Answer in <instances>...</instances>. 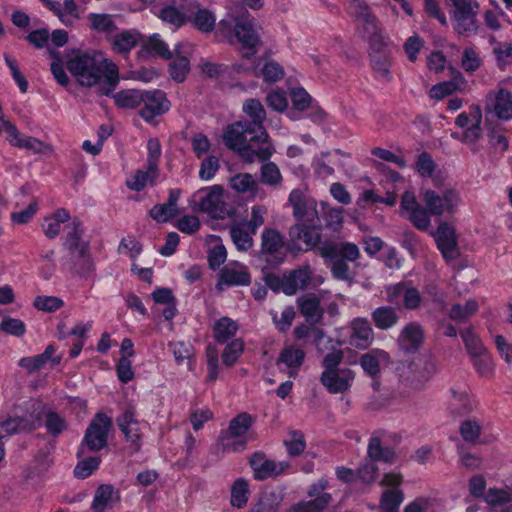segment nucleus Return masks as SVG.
<instances>
[{
  "instance_id": "1",
  "label": "nucleus",
  "mask_w": 512,
  "mask_h": 512,
  "mask_svg": "<svg viewBox=\"0 0 512 512\" xmlns=\"http://www.w3.org/2000/svg\"><path fill=\"white\" fill-rule=\"evenodd\" d=\"M67 69L81 86H97L101 95H110L119 83L116 64L100 53H79L68 60Z\"/></svg>"
},
{
  "instance_id": "2",
  "label": "nucleus",
  "mask_w": 512,
  "mask_h": 512,
  "mask_svg": "<svg viewBox=\"0 0 512 512\" xmlns=\"http://www.w3.org/2000/svg\"><path fill=\"white\" fill-rule=\"evenodd\" d=\"M248 125V121H237L227 126L223 134L224 144L238 153L246 163L255 160L266 162L274 153L273 145Z\"/></svg>"
},
{
  "instance_id": "3",
  "label": "nucleus",
  "mask_w": 512,
  "mask_h": 512,
  "mask_svg": "<svg viewBox=\"0 0 512 512\" xmlns=\"http://www.w3.org/2000/svg\"><path fill=\"white\" fill-rule=\"evenodd\" d=\"M343 358V351L333 348L324 355L321 362L323 371L320 376V382L331 394L346 393L354 382L355 372L350 368L339 367Z\"/></svg>"
},
{
  "instance_id": "4",
  "label": "nucleus",
  "mask_w": 512,
  "mask_h": 512,
  "mask_svg": "<svg viewBox=\"0 0 512 512\" xmlns=\"http://www.w3.org/2000/svg\"><path fill=\"white\" fill-rule=\"evenodd\" d=\"M193 201L198 204V210L216 219H225L234 215L232 206L224 200V189L213 185L198 190L193 195Z\"/></svg>"
},
{
  "instance_id": "5",
  "label": "nucleus",
  "mask_w": 512,
  "mask_h": 512,
  "mask_svg": "<svg viewBox=\"0 0 512 512\" xmlns=\"http://www.w3.org/2000/svg\"><path fill=\"white\" fill-rule=\"evenodd\" d=\"M454 30L463 36H471L478 31L476 19L479 4L474 0H451Z\"/></svg>"
},
{
  "instance_id": "6",
  "label": "nucleus",
  "mask_w": 512,
  "mask_h": 512,
  "mask_svg": "<svg viewBox=\"0 0 512 512\" xmlns=\"http://www.w3.org/2000/svg\"><path fill=\"white\" fill-rule=\"evenodd\" d=\"M112 426V420L104 413H97L86 429L78 455H84L86 450L99 451L107 444V437Z\"/></svg>"
},
{
  "instance_id": "7",
  "label": "nucleus",
  "mask_w": 512,
  "mask_h": 512,
  "mask_svg": "<svg viewBox=\"0 0 512 512\" xmlns=\"http://www.w3.org/2000/svg\"><path fill=\"white\" fill-rule=\"evenodd\" d=\"M436 372L435 363L427 357H417L401 373L404 384L414 390H422Z\"/></svg>"
},
{
  "instance_id": "8",
  "label": "nucleus",
  "mask_w": 512,
  "mask_h": 512,
  "mask_svg": "<svg viewBox=\"0 0 512 512\" xmlns=\"http://www.w3.org/2000/svg\"><path fill=\"white\" fill-rule=\"evenodd\" d=\"M253 418L250 414L242 412L234 417L229 424L228 430L223 436L225 448L233 452H240L246 448L247 433L252 426Z\"/></svg>"
},
{
  "instance_id": "9",
  "label": "nucleus",
  "mask_w": 512,
  "mask_h": 512,
  "mask_svg": "<svg viewBox=\"0 0 512 512\" xmlns=\"http://www.w3.org/2000/svg\"><path fill=\"white\" fill-rule=\"evenodd\" d=\"M261 28L256 26V21L250 15H245L237 19L234 33L242 48L247 52L243 54L244 58H250L257 53L261 44L259 31Z\"/></svg>"
},
{
  "instance_id": "10",
  "label": "nucleus",
  "mask_w": 512,
  "mask_h": 512,
  "mask_svg": "<svg viewBox=\"0 0 512 512\" xmlns=\"http://www.w3.org/2000/svg\"><path fill=\"white\" fill-rule=\"evenodd\" d=\"M284 236L274 228H265L261 233L260 255L272 266L280 265L285 259Z\"/></svg>"
},
{
  "instance_id": "11",
  "label": "nucleus",
  "mask_w": 512,
  "mask_h": 512,
  "mask_svg": "<svg viewBox=\"0 0 512 512\" xmlns=\"http://www.w3.org/2000/svg\"><path fill=\"white\" fill-rule=\"evenodd\" d=\"M118 428L124 434L126 441L130 444L134 452H138L141 448L143 438L144 423H141L136 416L133 408H127L116 419Z\"/></svg>"
},
{
  "instance_id": "12",
  "label": "nucleus",
  "mask_w": 512,
  "mask_h": 512,
  "mask_svg": "<svg viewBox=\"0 0 512 512\" xmlns=\"http://www.w3.org/2000/svg\"><path fill=\"white\" fill-rule=\"evenodd\" d=\"M293 208V216L301 222H318L317 202L302 189L291 191L288 199Z\"/></svg>"
},
{
  "instance_id": "13",
  "label": "nucleus",
  "mask_w": 512,
  "mask_h": 512,
  "mask_svg": "<svg viewBox=\"0 0 512 512\" xmlns=\"http://www.w3.org/2000/svg\"><path fill=\"white\" fill-rule=\"evenodd\" d=\"M423 201L430 214L441 216L445 212L454 213L460 198L458 193L452 189L445 191L443 195H439L433 190H426Z\"/></svg>"
},
{
  "instance_id": "14",
  "label": "nucleus",
  "mask_w": 512,
  "mask_h": 512,
  "mask_svg": "<svg viewBox=\"0 0 512 512\" xmlns=\"http://www.w3.org/2000/svg\"><path fill=\"white\" fill-rule=\"evenodd\" d=\"M250 466L253 470L254 478L265 480L270 477H277L289 469L290 463L287 461L275 462L266 457L264 453H254L250 458Z\"/></svg>"
},
{
  "instance_id": "15",
  "label": "nucleus",
  "mask_w": 512,
  "mask_h": 512,
  "mask_svg": "<svg viewBox=\"0 0 512 512\" xmlns=\"http://www.w3.org/2000/svg\"><path fill=\"white\" fill-rule=\"evenodd\" d=\"M289 239L293 245L304 244V250H311L321 242L320 227L317 222H300L288 230Z\"/></svg>"
},
{
  "instance_id": "16",
  "label": "nucleus",
  "mask_w": 512,
  "mask_h": 512,
  "mask_svg": "<svg viewBox=\"0 0 512 512\" xmlns=\"http://www.w3.org/2000/svg\"><path fill=\"white\" fill-rule=\"evenodd\" d=\"M484 110L486 114H494L499 119H511L512 94L503 88L490 91L486 96Z\"/></svg>"
},
{
  "instance_id": "17",
  "label": "nucleus",
  "mask_w": 512,
  "mask_h": 512,
  "mask_svg": "<svg viewBox=\"0 0 512 512\" xmlns=\"http://www.w3.org/2000/svg\"><path fill=\"white\" fill-rule=\"evenodd\" d=\"M143 108L140 110V116L151 121L155 116L161 115L169 110L170 102L162 90L143 91Z\"/></svg>"
},
{
  "instance_id": "18",
  "label": "nucleus",
  "mask_w": 512,
  "mask_h": 512,
  "mask_svg": "<svg viewBox=\"0 0 512 512\" xmlns=\"http://www.w3.org/2000/svg\"><path fill=\"white\" fill-rule=\"evenodd\" d=\"M435 240L445 260L450 261L458 257L459 251L453 226L445 222L441 223L435 233Z\"/></svg>"
},
{
  "instance_id": "19",
  "label": "nucleus",
  "mask_w": 512,
  "mask_h": 512,
  "mask_svg": "<svg viewBox=\"0 0 512 512\" xmlns=\"http://www.w3.org/2000/svg\"><path fill=\"white\" fill-rule=\"evenodd\" d=\"M285 497V489L282 486L265 488L249 512H279Z\"/></svg>"
},
{
  "instance_id": "20",
  "label": "nucleus",
  "mask_w": 512,
  "mask_h": 512,
  "mask_svg": "<svg viewBox=\"0 0 512 512\" xmlns=\"http://www.w3.org/2000/svg\"><path fill=\"white\" fill-rule=\"evenodd\" d=\"M242 110L250 119L248 125L255 130L252 133H259L269 141V135L264 127L266 111L263 104L258 99L250 98L244 101Z\"/></svg>"
},
{
  "instance_id": "21",
  "label": "nucleus",
  "mask_w": 512,
  "mask_h": 512,
  "mask_svg": "<svg viewBox=\"0 0 512 512\" xmlns=\"http://www.w3.org/2000/svg\"><path fill=\"white\" fill-rule=\"evenodd\" d=\"M251 283L249 269L242 263H229L220 272L219 285L246 286Z\"/></svg>"
},
{
  "instance_id": "22",
  "label": "nucleus",
  "mask_w": 512,
  "mask_h": 512,
  "mask_svg": "<svg viewBox=\"0 0 512 512\" xmlns=\"http://www.w3.org/2000/svg\"><path fill=\"white\" fill-rule=\"evenodd\" d=\"M183 0H170L164 3L156 13L159 19L176 28L185 25L188 17L184 11Z\"/></svg>"
},
{
  "instance_id": "23",
  "label": "nucleus",
  "mask_w": 512,
  "mask_h": 512,
  "mask_svg": "<svg viewBox=\"0 0 512 512\" xmlns=\"http://www.w3.org/2000/svg\"><path fill=\"white\" fill-rule=\"evenodd\" d=\"M389 363V354L380 349H373L360 357V365L362 369L372 378L378 376L381 369L388 366Z\"/></svg>"
},
{
  "instance_id": "24",
  "label": "nucleus",
  "mask_w": 512,
  "mask_h": 512,
  "mask_svg": "<svg viewBox=\"0 0 512 512\" xmlns=\"http://www.w3.org/2000/svg\"><path fill=\"white\" fill-rule=\"evenodd\" d=\"M424 339L422 326L416 322L408 323L400 332L398 344L401 349L407 352H414L419 349Z\"/></svg>"
},
{
  "instance_id": "25",
  "label": "nucleus",
  "mask_w": 512,
  "mask_h": 512,
  "mask_svg": "<svg viewBox=\"0 0 512 512\" xmlns=\"http://www.w3.org/2000/svg\"><path fill=\"white\" fill-rule=\"evenodd\" d=\"M39 425V421L33 416L10 417L0 422V441L14 433L35 430Z\"/></svg>"
},
{
  "instance_id": "26",
  "label": "nucleus",
  "mask_w": 512,
  "mask_h": 512,
  "mask_svg": "<svg viewBox=\"0 0 512 512\" xmlns=\"http://www.w3.org/2000/svg\"><path fill=\"white\" fill-rule=\"evenodd\" d=\"M55 352V347L48 345L43 353L20 359L19 365L29 373L43 368L48 362H51L53 365H58L61 361V356H55Z\"/></svg>"
},
{
  "instance_id": "27",
  "label": "nucleus",
  "mask_w": 512,
  "mask_h": 512,
  "mask_svg": "<svg viewBox=\"0 0 512 512\" xmlns=\"http://www.w3.org/2000/svg\"><path fill=\"white\" fill-rule=\"evenodd\" d=\"M476 408L475 400L466 389H451V399L448 405L449 412L454 416H462L472 412Z\"/></svg>"
},
{
  "instance_id": "28",
  "label": "nucleus",
  "mask_w": 512,
  "mask_h": 512,
  "mask_svg": "<svg viewBox=\"0 0 512 512\" xmlns=\"http://www.w3.org/2000/svg\"><path fill=\"white\" fill-rule=\"evenodd\" d=\"M481 123V108L478 105H473L471 106V125L461 134L454 133L452 136L467 145H474L482 135Z\"/></svg>"
},
{
  "instance_id": "29",
  "label": "nucleus",
  "mask_w": 512,
  "mask_h": 512,
  "mask_svg": "<svg viewBox=\"0 0 512 512\" xmlns=\"http://www.w3.org/2000/svg\"><path fill=\"white\" fill-rule=\"evenodd\" d=\"M67 229L64 246L70 251V254L79 253L80 256H83L84 252L88 250V243L82 240L81 222L74 219L67 225Z\"/></svg>"
},
{
  "instance_id": "30",
  "label": "nucleus",
  "mask_w": 512,
  "mask_h": 512,
  "mask_svg": "<svg viewBox=\"0 0 512 512\" xmlns=\"http://www.w3.org/2000/svg\"><path fill=\"white\" fill-rule=\"evenodd\" d=\"M297 304L302 316L312 324H316L321 321L324 310L320 306V299L311 294L303 295L297 299Z\"/></svg>"
},
{
  "instance_id": "31",
  "label": "nucleus",
  "mask_w": 512,
  "mask_h": 512,
  "mask_svg": "<svg viewBox=\"0 0 512 512\" xmlns=\"http://www.w3.org/2000/svg\"><path fill=\"white\" fill-rule=\"evenodd\" d=\"M350 343L364 349L369 346L373 340V330L369 322L364 318H358L351 323Z\"/></svg>"
},
{
  "instance_id": "32",
  "label": "nucleus",
  "mask_w": 512,
  "mask_h": 512,
  "mask_svg": "<svg viewBox=\"0 0 512 512\" xmlns=\"http://www.w3.org/2000/svg\"><path fill=\"white\" fill-rule=\"evenodd\" d=\"M305 358V353L302 349L296 348L294 346L285 347L279 354L277 359V365H284L287 367L288 375L290 377H295L297 374V370L303 364Z\"/></svg>"
},
{
  "instance_id": "33",
  "label": "nucleus",
  "mask_w": 512,
  "mask_h": 512,
  "mask_svg": "<svg viewBox=\"0 0 512 512\" xmlns=\"http://www.w3.org/2000/svg\"><path fill=\"white\" fill-rule=\"evenodd\" d=\"M230 186L239 194L254 199L259 192L260 186L253 175L249 173H238L230 178Z\"/></svg>"
},
{
  "instance_id": "34",
  "label": "nucleus",
  "mask_w": 512,
  "mask_h": 512,
  "mask_svg": "<svg viewBox=\"0 0 512 512\" xmlns=\"http://www.w3.org/2000/svg\"><path fill=\"white\" fill-rule=\"evenodd\" d=\"M327 480L320 479L318 482L312 484L308 490V495L313 498L310 501L304 502L308 508L313 511H321L327 507L331 501V495L324 492L327 487Z\"/></svg>"
},
{
  "instance_id": "35",
  "label": "nucleus",
  "mask_w": 512,
  "mask_h": 512,
  "mask_svg": "<svg viewBox=\"0 0 512 512\" xmlns=\"http://www.w3.org/2000/svg\"><path fill=\"white\" fill-rule=\"evenodd\" d=\"M310 280L311 269L309 266L291 270L288 274H286V285L284 288V293L286 295H293L299 289H305Z\"/></svg>"
},
{
  "instance_id": "36",
  "label": "nucleus",
  "mask_w": 512,
  "mask_h": 512,
  "mask_svg": "<svg viewBox=\"0 0 512 512\" xmlns=\"http://www.w3.org/2000/svg\"><path fill=\"white\" fill-rule=\"evenodd\" d=\"M370 67L375 79L378 81L389 83L392 80V57L391 52L383 55H374L369 57Z\"/></svg>"
},
{
  "instance_id": "37",
  "label": "nucleus",
  "mask_w": 512,
  "mask_h": 512,
  "mask_svg": "<svg viewBox=\"0 0 512 512\" xmlns=\"http://www.w3.org/2000/svg\"><path fill=\"white\" fill-rule=\"evenodd\" d=\"M196 10L193 11L190 17V22L199 31L203 33H210L214 30L216 25V17L214 13L206 8L200 7L196 2L194 3Z\"/></svg>"
},
{
  "instance_id": "38",
  "label": "nucleus",
  "mask_w": 512,
  "mask_h": 512,
  "mask_svg": "<svg viewBox=\"0 0 512 512\" xmlns=\"http://www.w3.org/2000/svg\"><path fill=\"white\" fill-rule=\"evenodd\" d=\"M238 324L229 317H222L217 320L213 326V336L216 342L220 344L227 343L238 331Z\"/></svg>"
},
{
  "instance_id": "39",
  "label": "nucleus",
  "mask_w": 512,
  "mask_h": 512,
  "mask_svg": "<svg viewBox=\"0 0 512 512\" xmlns=\"http://www.w3.org/2000/svg\"><path fill=\"white\" fill-rule=\"evenodd\" d=\"M371 317L374 325L381 330H388L394 327L399 320V316L395 308L390 306H381L376 308L372 312Z\"/></svg>"
},
{
  "instance_id": "40",
  "label": "nucleus",
  "mask_w": 512,
  "mask_h": 512,
  "mask_svg": "<svg viewBox=\"0 0 512 512\" xmlns=\"http://www.w3.org/2000/svg\"><path fill=\"white\" fill-rule=\"evenodd\" d=\"M291 101L292 110L288 113L291 120L300 119L301 112L312 108V98L303 88H296L291 91Z\"/></svg>"
},
{
  "instance_id": "41",
  "label": "nucleus",
  "mask_w": 512,
  "mask_h": 512,
  "mask_svg": "<svg viewBox=\"0 0 512 512\" xmlns=\"http://www.w3.org/2000/svg\"><path fill=\"white\" fill-rule=\"evenodd\" d=\"M90 28L98 33L111 36L117 31V25L113 19V16L106 13H90L88 15Z\"/></svg>"
},
{
  "instance_id": "42",
  "label": "nucleus",
  "mask_w": 512,
  "mask_h": 512,
  "mask_svg": "<svg viewBox=\"0 0 512 512\" xmlns=\"http://www.w3.org/2000/svg\"><path fill=\"white\" fill-rule=\"evenodd\" d=\"M253 235L244 223H237L230 227L231 239L239 251H248L252 248Z\"/></svg>"
},
{
  "instance_id": "43",
  "label": "nucleus",
  "mask_w": 512,
  "mask_h": 512,
  "mask_svg": "<svg viewBox=\"0 0 512 512\" xmlns=\"http://www.w3.org/2000/svg\"><path fill=\"white\" fill-rule=\"evenodd\" d=\"M138 41L139 34L127 30L116 34L111 40V45L113 51L119 54H127L136 47Z\"/></svg>"
},
{
  "instance_id": "44",
  "label": "nucleus",
  "mask_w": 512,
  "mask_h": 512,
  "mask_svg": "<svg viewBox=\"0 0 512 512\" xmlns=\"http://www.w3.org/2000/svg\"><path fill=\"white\" fill-rule=\"evenodd\" d=\"M479 304L475 299H469L464 304H453L448 312V316L455 322H465L468 318L477 313Z\"/></svg>"
},
{
  "instance_id": "45",
  "label": "nucleus",
  "mask_w": 512,
  "mask_h": 512,
  "mask_svg": "<svg viewBox=\"0 0 512 512\" xmlns=\"http://www.w3.org/2000/svg\"><path fill=\"white\" fill-rule=\"evenodd\" d=\"M250 495L249 483L244 478H237L231 486L230 503L234 508L246 506Z\"/></svg>"
},
{
  "instance_id": "46",
  "label": "nucleus",
  "mask_w": 512,
  "mask_h": 512,
  "mask_svg": "<svg viewBox=\"0 0 512 512\" xmlns=\"http://www.w3.org/2000/svg\"><path fill=\"white\" fill-rule=\"evenodd\" d=\"M368 455L372 460L393 463L396 459L395 452L390 448H383L381 439L372 436L368 444Z\"/></svg>"
},
{
  "instance_id": "47",
  "label": "nucleus",
  "mask_w": 512,
  "mask_h": 512,
  "mask_svg": "<svg viewBox=\"0 0 512 512\" xmlns=\"http://www.w3.org/2000/svg\"><path fill=\"white\" fill-rule=\"evenodd\" d=\"M143 91L136 89L122 90L114 95L117 106L125 109H134L142 104Z\"/></svg>"
},
{
  "instance_id": "48",
  "label": "nucleus",
  "mask_w": 512,
  "mask_h": 512,
  "mask_svg": "<svg viewBox=\"0 0 512 512\" xmlns=\"http://www.w3.org/2000/svg\"><path fill=\"white\" fill-rule=\"evenodd\" d=\"M158 175V169H152L147 165V170H138L126 182L129 189L141 191L148 183H152Z\"/></svg>"
},
{
  "instance_id": "49",
  "label": "nucleus",
  "mask_w": 512,
  "mask_h": 512,
  "mask_svg": "<svg viewBox=\"0 0 512 512\" xmlns=\"http://www.w3.org/2000/svg\"><path fill=\"white\" fill-rule=\"evenodd\" d=\"M260 181L273 188L280 187L283 177L279 167L274 162L264 163L260 168Z\"/></svg>"
},
{
  "instance_id": "50",
  "label": "nucleus",
  "mask_w": 512,
  "mask_h": 512,
  "mask_svg": "<svg viewBox=\"0 0 512 512\" xmlns=\"http://www.w3.org/2000/svg\"><path fill=\"white\" fill-rule=\"evenodd\" d=\"M114 490L111 485H101L95 492L92 502V510L94 512H105L111 507Z\"/></svg>"
},
{
  "instance_id": "51",
  "label": "nucleus",
  "mask_w": 512,
  "mask_h": 512,
  "mask_svg": "<svg viewBox=\"0 0 512 512\" xmlns=\"http://www.w3.org/2000/svg\"><path fill=\"white\" fill-rule=\"evenodd\" d=\"M482 430L481 423L475 418H469L461 422L459 433L464 441L477 443Z\"/></svg>"
},
{
  "instance_id": "52",
  "label": "nucleus",
  "mask_w": 512,
  "mask_h": 512,
  "mask_svg": "<svg viewBox=\"0 0 512 512\" xmlns=\"http://www.w3.org/2000/svg\"><path fill=\"white\" fill-rule=\"evenodd\" d=\"M357 33L366 41L383 34L377 18L373 15L357 23Z\"/></svg>"
},
{
  "instance_id": "53",
  "label": "nucleus",
  "mask_w": 512,
  "mask_h": 512,
  "mask_svg": "<svg viewBox=\"0 0 512 512\" xmlns=\"http://www.w3.org/2000/svg\"><path fill=\"white\" fill-rule=\"evenodd\" d=\"M244 351V342L242 339H234L229 342L222 352V362L225 366L231 367L236 364Z\"/></svg>"
},
{
  "instance_id": "54",
  "label": "nucleus",
  "mask_w": 512,
  "mask_h": 512,
  "mask_svg": "<svg viewBox=\"0 0 512 512\" xmlns=\"http://www.w3.org/2000/svg\"><path fill=\"white\" fill-rule=\"evenodd\" d=\"M403 499L402 491L398 489H388L384 491L381 497L380 508L384 512H397Z\"/></svg>"
},
{
  "instance_id": "55",
  "label": "nucleus",
  "mask_w": 512,
  "mask_h": 512,
  "mask_svg": "<svg viewBox=\"0 0 512 512\" xmlns=\"http://www.w3.org/2000/svg\"><path fill=\"white\" fill-rule=\"evenodd\" d=\"M45 427L48 434L57 437L67 429V422L60 414L49 411L45 414Z\"/></svg>"
},
{
  "instance_id": "56",
  "label": "nucleus",
  "mask_w": 512,
  "mask_h": 512,
  "mask_svg": "<svg viewBox=\"0 0 512 512\" xmlns=\"http://www.w3.org/2000/svg\"><path fill=\"white\" fill-rule=\"evenodd\" d=\"M190 70V63L187 57L181 56L174 59L169 65V72L173 80L183 82Z\"/></svg>"
},
{
  "instance_id": "57",
  "label": "nucleus",
  "mask_w": 512,
  "mask_h": 512,
  "mask_svg": "<svg viewBox=\"0 0 512 512\" xmlns=\"http://www.w3.org/2000/svg\"><path fill=\"white\" fill-rule=\"evenodd\" d=\"M472 362L480 376H492L494 372V365L490 355L487 353L486 350L483 351V353H479V355L472 356Z\"/></svg>"
},
{
  "instance_id": "58",
  "label": "nucleus",
  "mask_w": 512,
  "mask_h": 512,
  "mask_svg": "<svg viewBox=\"0 0 512 512\" xmlns=\"http://www.w3.org/2000/svg\"><path fill=\"white\" fill-rule=\"evenodd\" d=\"M0 331L9 335L20 337L26 332V326L20 319L5 316L0 322Z\"/></svg>"
},
{
  "instance_id": "59",
  "label": "nucleus",
  "mask_w": 512,
  "mask_h": 512,
  "mask_svg": "<svg viewBox=\"0 0 512 512\" xmlns=\"http://www.w3.org/2000/svg\"><path fill=\"white\" fill-rule=\"evenodd\" d=\"M267 208L264 205H254L251 207L250 218L247 223H244L252 234H255L257 230L265 223V216L267 214Z\"/></svg>"
},
{
  "instance_id": "60",
  "label": "nucleus",
  "mask_w": 512,
  "mask_h": 512,
  "mask_svg": "<svg viewBox=\"0 0 512 512\" xmlns=\"http://www.w3.org/2000/svg\"><path fill=\"white\" fill-rule=\"evenodd\" d=\"M408 219L419 230H427L430 227L429 211L419 205L407 214Z\"/></svg>"
},
{
  "instance_id": "61",
  "label": "nucleus",
  "mask_w": 512,
  "mask_h": 512,
  "mask_svg": "<svg viewBox=\"0 0 512 512\" xmlns=\"http://www.w3.org/2000/svg\"><path fill=\"white\" fill-rule=\"evenodd\" d=\"M403 292V306L409 310L418 309L422 303V295L419 290L406 282Z\"/></svg>"
},
{
  "instance_id": "62",
  "label": "nucleus",
  "mask_w": 512,
  "mask_h": 512,
  "mask_svg": "<svg viewBox=\"0 0 512 512\" xmlns=\"http://www.w3.org/2000/svg\"><path fill=\"white\" fill-rule=\"evenodd\" d=\"M295 315L296 313L294 308L292 306H287L281 312L280 317H278V315L275 313L273 314L272 319L278 331L281 333H286L290 329Z\"/></svg>"
},
{
  "instance_id": "63",
  "label": "nucleus",
  "mask_w": 512,
  "mask_h": 512,
  "mask_svg": "<svg viewBox=\"0 0 512 512\" xmlns=\"http://www.w3.org/2000/svg\"><path fill=\"white\" fill-rule=\"evenodd\" d=\"M266 103L268 107L280 113L286 111L288 108L286 93L280 89H275L268 93Z\"/></svg>"
},
{
  "instance_id": "64",
  "label": "nucleus",
  "mask_w": 512,
  "mask_h": 512,
  "mask_svg": "<svg viewBox=\"0 0 512 512\" xmlns=\"http://www.w3.org/2000/svg\"><path fill=\"white\" fill-rule=\"evenodd\" d=\"M424 44V40L418 35H413L406 39L403 49L409 61L415 62L418 59V54L424 47Z\"/></svg>"
}]
</instances>
